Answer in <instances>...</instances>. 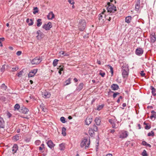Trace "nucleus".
<instances>
[{
  "mask_svg": "<svg viewBox=\"0 0 156 156\" xmlns=\"http://www.w3.org/2000/svg\"><path fill=\"white\" fill-rule=\"evenodd\" d=\"M129 68L128 64H123L122 67V74L124 78L127 77L128 75Z\"/></svg>",
  "mask_w": 156,
  "mask_h": 156,
  "instance_id": "obj_1",
  "label": "nucleus"
},
{
  "mask_svg": "<svg viewBox=\"0 0 156 156\" xmlns=\"http://www.w3.org/2000/svg\"><path fill=\"white\" fill-rule=\"evenodd\" d=\"M110 2H108L107 5L108 6L107 7V9L108 12H114L116 11V7L114 5H110Z\"/></svg>",
  "mask_w": 156,
  "mask_h": 156,
  "instance_id": "obj_2",
  "label": "nucleus"
},
{
  "mask_svg": "<svg viewBox=\"0 0 156 156\" xmlns=\"http://www.w3.org/2000/svg\"><path fill=\"white\" fill-rule=\"evenodd\" d=\"M86 27V22L84 20H80L78 25L79 29L80 31H83Z\"/></svg>",
  "mask_w": 156,
  "mask_h": 156,
  "instance_id": "obj_3",
  "label": "nucleus"
},
{
  "mask_svg": "<svg viewBox=\"0 0 156 156\" xmlns=\"http://www.w3.org/2000/svg\"><path fill=\"white\" fill-rule=\"evenodd\" d=\"M90 145V142L87 139H84L80 143V146L83 147L84 146L85 148L86 149Z\"/></svg>",
  "mask_w": 156,
  "mask_h": 156,
  "instance_id": "obj_4",
  "label": "nucleus"
},
{
  "mask_svg": "<svg viewBox=\"0 0 156 156\" xmlns=\"http://www.w3.org/2000/svg\"><path fill=\"white\" fill-rule=\"evenodd\" d=\"M99 23L100 25H102L105 21V15L99 14L98 15Z\"/></svg>",
  "mask_w": 156,
  "mask_h": 156,
  "instance_id": "obj_5",
  "label": "nucleus"
},
{
  "mask_svg": "<svg viewBox=\"0 0 156 156\" xmlns=\"http://www.w3.org/2000/svg\"><path fill=\"white\" fill-rule=\"evenodd\" d=\"M42 60V58L41 57H37L31 61V63L33 65H37L39 64Z\"/></svg>",
  "mask_w": 156,
  "mask_h": 156,
  "instance_id": "obj_6",
  "label": "nucleus"
},
{
  "mask_svg": "<svg viewBox=\"0 0 156 156\" xmlns=\"http://www.w3.org/2000/svg\"><path fill=\"white\" fill-rule=\"evenodd\" d=\"M37 71V69H34L32 70H31L28 73V77H30L34 76L35 75Z\"/></svg>",
  "mask_w": 156,
  "mask_h": 156,
  "instance_id": "obj_7",
  "label": "nucleus"
},
{
  "mask_svg": "<svg viewBox=\"0 0 156 156\" xmlns=\"http://www.w3.org/2000/svg\"><path fill=\"white\" fill-rule=\"evenodd\" d=\"M52 24L51 22H49L47 24H45L43 26V28L46 30H49L52 27Z\"/></svg>",
  "mask_w": 156,
  "mask_h": 156,
  "instance_id": "obj_8",
  "label": "nucleus"
},
{
  "mask_svg": "<svg viewBox=\"0 0 156 156\" xmlns=\"http://www.w3.org/2000/svg\"><path fill=\"white\" fill-rule=\"evenodd\" d=\"M128 136L127 131H122L120 133L119 137L122 138H126Z\"/></svg>",
  "mask_w": 156,
  "mask_h": 156,
  "instance_id": "obj_9",
  "label": "nucleus"
},
{
  "mask_svg": "<svg viewBox=\"0 0 156 156\" xmlns=\"http://www.w3.org/2000/svg\"><path fill=\"white\" fill-rule=\"evenodd\" d=\"M143 49L140 48H137L136 50L135 53L138 55H141L143 53Z\"/></svg>",
  "mask_w": 156,
  "mask_h": 156,
  "instance_id": "obj_10",
  "label": "nucleus"
},
{
  "mask_svg": "<svg viewBox=\"0 0 156 156\" xmlns=\"http://www.w3.org/2000/svg\"><path fill=\"white\" fill-rule=\"evenodd\" d=\"M151 42V43H154L156 40V35L154 33H152L150 36Z\"/></svg>",
  "mask_w": 156,
  "mask_h": 156,
  "instance_id": "obj_11",
  "label": "nucleus"
},
{
  "mask_svg": "<svg viewBox=\"0 0 156 156\" xmlns=\"http://www.w3.org/2000/svg\"><path fill=\"white\" fill-rule=\"evenodd\" d=\"M42 95L44 98H48L50 97L51 94L50 93L45 91L42 93Z\"/></svg>",
  "mask_w": 156,
  "mask_h": 156,
  "instance_id": "obj_12",
  "label": "nucleus"
},
{
  "mask_svg": "<svg viewBox=\"0 0 156 156\" xmlns=\"http://www.w3.org/2000/svg\"><path fill=\"white\" fill-rule=\"evenodd\" d=\"M5 123L3 119L0 116V128H4L5 127Z\"/></svg>",
  "mask_w": 156,
  "mask_h": 156,
  "instance_id": "obj_13",
  "label": "nucleus"
},
{
  "mask_svg": "<svg viewBox=\"0 0 156 156\" xmlns=\"http://www.w3.org/2000/svg\"><path fill=\"white\" fill-rule=\"evenodd\" d=\"M47 144L48 146L51 149L53 148L55 145V144L53 143L52 141L51 140H49L47 142Z\"/></svg>",
  "mask_w": 156,
  "mask_h": 156,
  "instance_id": "obj_14",
  "label": "nucleus"
},
{
  "mask_svg": "<svg viewBox=\"0 0 156 156\" xmlns=\"http://www.w3.org/2000/svg\"><path fill=\"white\" fill-rule=\"evenodd\" d=\"M54 17V14L52 11L50 12L47 15V18L48 20H52Z\"/></svg>",
  "mask_w": 156,
  "mask_h": 156,
  "instance_id": "obj_15",
  "label": "nucleus"
},
{
  "mask_svg": "<svg viewBox=\"0 0 156 156\" xmlns=\"http://www.w3.org/2000/svg\"><path fill=\"white\" fill-rule=\"evenodd\" d=\"M111 88L112 90H118L119 87V86L117 84H113L111 86Z\"/></svg>",
  "mask_w": 156,
  "mask_h": 156,
  "instance_id": "obj_16",
  "label": "nucleus"
},
{
  "mask_svg": "<svg viewBox=\"0 0 156 156\" xmlns=\"http://www.w3.org/2000/svg\"><path fill=\"white\" fill-rule=\"evenodd\" d=\"M37 34L38 35L37 36V38L38 39H40L43 37V33H41L40 30L37 31Z\"/></svg>",
  "mask_w": 156,
  "mask_h": 156,
  "instance_id": "obj_17",
  "label": "nucleus"
},
{
  "mask_svg": "<svg viewBox=\"0 0 156 156\" xmlns=\"http://www.w3.org/2000/svg\"><path fill=\"white\" fill-rule=\"evenodd\" d=\"M92 121V119L89 117H87L86 119L85 123L86 125H89Z\"/></svg>",
  "mask_w": 156,
  "mask_h": 156,
  "instance_id": "obj_18",
  "label": "nucleus"
},
{
  "mask_svg": "<svg viewBox=\"0 0 156 156\" xmlns=\"http://www.w3.org/2000/svg\"><path fill=\"white\" fill-rule=\"evenodd\" d=\"M59 53L60 54L61 56L62 55V56H68L69 55V54L67 53L66 51H62L60 52Z\"/></svg>",
  "mask_w": 156,
  "mask_h": 156,
  "instance_id": "obj_19",
  "label": "nucleus"
},
{
  "mask_svg": "<svg viewBox=\"0 0 156 156\" xmlns=\"http://www.w3.org/2000/svg\"><path fill=\"white\" fill-rule=\"evenodd\" d=\"M132 17L131 16H128L125 18L126 22L128 23H130L132 20Z\"/></svg>",
  "mask_w": 156,
  "mask_h": 156,
  "instance_id": "obj_20",
  "label": "nucleus"
},
{
  "mask_svg": "<svg viewBox=\"0 0 156 156\" xmlns=\"http://www.w3.org/2000/svg\"><path fill=\"white\" fill-rule=\"evenodd\" d=\"M18 149V146L17 144H14L12 147V151L13 152V153H15L17 151Z\"/></svg>",
  "mask_w": 156,
  "mask_h": 156,
  "instance_id": "obj_21",
  "label": "nucleus"
},
{
  "mask_svg": "<svg viewBox=\"0 0 156 156\" xmlns=\"http://www.w3.org/2000/svg\"><path fill=\"white\" fill-rule=\"evenodd\" d=\"M150 89L151 90V93L154 96L156 95V89L154 88V87L152 86H151L150 87Z\"/></svg>",
  "mask_w": 156,
  "mask_h": 156,
  "instance_id": "obj_22",
  "label": "nucleus"
},
{
  "mask_svg": "<svg viewBox=\"0 0 156 156\" xmlns=\"http://www.w3.org/2000/svg\"><path fill=\"white\" fill-rule=\"evenodd\" d=\"M26 22L27 23H28V25L29 26L33 25L34 23L32 19L30 20L29 19H27V20Z\"/></svg>",
  "mask_w": 156,
  "mask_h": 156,
  "instance_id": "obj_23",
  "label": "nucleus"
},
{
  "mask_svg": "<svg viewBox=\"0 0 156 156\" xmlns=\"http://www.w3.org/2000/svg\"><path fill=\"white\" fill-rule=\"evenodd\" d=\"M95 122L97 125H99L101 122V119L99 118H96L95 119Z\"/></svg>",
  "mask_w": 156,
  "mask_h": 156,
  "instance_id": "obj_24",
  "label": "nucleus"
},
{
  "mask_svg": "<svg viewBox=\"0 0 156 156\" xmlns=\"http://www.w3.org/2000/svg\"><path fill=\"white\" fill-rule=\"evenodd\" d=\"M151 115L150 116V118L151 119H152L153 118H154V119L156 118V112H155L154 110H152L151 111Z\"/></svg>",
  "mask_w": 156,
  "mask_h": 156,
  "instance_id": "obj_25",
  "label": "nucleus"
},
{
  "mask_svg": "<svg viewBox=\"0 0 156 156\" xmlns=\"http://www.w3.org/2000/svg\"><path fill=\"white\" fill-rule=\"evenodd\" d=\"M83 83H80L78 87L77 88V90H78L79 91L80 90L83 89Z\"/></svg>",
  "mask_w": 156,
  "mask_h": 156,
  "instance_id": "obj_26",
  "label": "nucleus"
},
{
  "mask_svg": "<svg viewBox=\"0 0 156 156\" xmlns=\"http://www.w3.org/2000/svg\"><path fill=\"white\" fill-rule=\"evenodd\" d=\"M41 20L40 19H39L37 20V26L38 27H40L41 24H42V22H41Z\"/></svg>",
  "mask_w": 156,
  "mask_h": 156,
  "instance_id": "obj_27",
  "label": "nucleus"
},
{
  "mask_svg": "<svg viewBox=\"0 0 156 156\" xmlns=\"http://www.w3.org/2000/svg\"><path fill=\"white\" fill-rule=\"evenodd\" d=\"M40 108L44 112H46L47 111V109L45 108L43 104H41L40 105Z\"/></svg>",
  "mask_w": 156,
  "mask_h": 156,
  "instance_id": "obj_28",
  "label": "nucleus"
},
{
  "mask_svg": "<svg viewBox=\"0 0 156 156\" xmlns=\"http://www.w3.org/2000/svg\"><path fill=\"white\" fill-rule=\"evenodd\" d=\"M22 112L24 114H26L29 111L28 109L24 108L22 109Z\"/></svg>",
  "mask_w": 156,
  "mask_h": 156,
  "instance_id": "obj_29",
  "label": "nucleus"
},
{
  "mask_svg": "<svg viewBox=\"0 0 156 156\" xmlns=\"http://www.w3.org/2000/svg\"><path fill=\"white\" fill-rule=\"evenodd\" d=\"M71 79L70 78H69L65 82V83L64 84L65 86L71 83Z\"/></svg>",
  "mask_w": 156,
  "mask_h": 156,
  "instance_id": "obj_30",
  "label": "nucleus"
},
{
  "mask_svg": "<svg viewBox=\"0 0 156 156\" xmlns=\"http://www.w3.org/2000/svg\"><path fill=\"white\" fill-rule=\"evenodd\" d=\"M59 149L61 150H63L65 148V144L63 143L61 144H59Z\"/></svg>",
  "mask_w": 156,
  "mask_h": 156,
  "instance_id": "obj_31",
  "label": "nucleus"
},
{
  "mask_svg": "<svg viewBox=\"0 0 156 156\" xmlns=\"http://www.w3.org/2000/svg\"><path fill=\"white\" fill-rule=\"evenodd\" d=\"M20 106L18 104H16V105H15L14 107L15 110H18L20 109Z\"/></svg>",
  "mask_w": 156,
  "mask_h": 156,
  "instance_id": "obj_32",
  "label": "nucleus"
},
{
  "mask_svg": "<svg viewBox=\"0 0 156 156\" xmlns=\"http://www.w3.org/2000/svg\"><path fill=\"white\" fill-rule=\"evenodd\" d=\"M58 60L57 59H55L54 60L53 62V65L54 66H55L58 64Z\"/></svg>",
  "mask_w": 156,
  "mask_h": 156,
  "instance_id": "obj_33",
  "label": "nucleus"
},
{
  "mask_svg": "<svg viewBox=\"0 0 156 156\" xmlns=\"http://www.w3.org/2000/svg\"><path fill=\"white\" fill-rule=\"evenodd\" d=\"M104 106V104L101 105H99L97 107V110L98 111L101 110L103 108Z\"/></svg>",
  "mask_w": 156,
  "mask_h": 156,
  "instance_id": "obj_34",
  "label": "nucleus"
},
{
  "mask_svg": "<svg viewBox=\"0 0 156 156\" xmlns=\"http://www.w3.org/2000/svg\"><path fill=\"white\" fill-rule=\"evenodd\" d=\"M66 129L65 127H63L62 129V134L64 136L66 135Z\"/></svg>",
  "mask_w": 156,
  "mask_h": 156,
  "instance_id": "obj_35",
  "label": "nucleus"
},
{
  "mask_svg": "<svg viewBox=\"0 0 156 156\" xmlns=\"http://www.w3.org/2000/svg\"><path fill=\"white\" fill-rule=\"evenodd\" d=\"M92 129L94 131H97L98 130V127L94 125L93 126Z\"/></svg>",
  "mask_w": 156,
  "mask_h": 156,
  "instance_id": "obj_36",
  "label": "nucleus"
},
{
  "mask_svg": "<svg viewBox=\"0 0 156 156\" xmlns=\"http://www.w3.org/2000/svg\"><path fill=\"white\" fill-rule=\"evenodd\" d=\"M108 66L109 68L110 69V72L111 73L112 75H113V70L112 67L110 65H108Z\"/></svg>",
  "mask_w": 156,
  "mask_h": 156,
  "instance_id": "obj_37",
  "label": "nucleus"
},
{
  "mask_svg": "<svg viewBox=\"0 0 156 156\" xmlns=\"http://www.w3.org/2000/svg\"><path fill=\"white\" fill-rule=\"evenodd\" d=\"M148 136H154V133L153 131H151V132L147 134Z\"/></svg>",
  "mask_w": 156,
  "mask_h": 156,
  "instance_id": "obj_38",
  "label": "nucleus"
},
{
  "mask_svg": "<svg viewBox=\"0 0 156 156\" xmlns=\"http://www.w3.org/2000/svg\"><path fill=\"white\" fill-rule=\"evenodd\" d=\"M5 69V65H4L2 66V67L1 68L0 71L1 72H4Z\"/></svg>",
  "mask_w": 156,
  "mask_h": 156,
  "instance_id": "obj_39",
  "label": "nucleus"
},
{
  "mask_svg": "<svg viewBox=\"0 0 156 156\" xmlns=\"http://www.w3.org/2000/svg\"><path fill=\"white\" fill-rule=\"evenodd\" d=\"M142 155L143 156H147V151L145 150H144L143 152H142Z\"/></svg>",
  "mask_w": 156,
  "mask_h": 156,
  "instance_id": "obj_40",
  "label": "nucleus"
},
{
  "mask_svg": "<svg viewBox=\"0 0 156 156\" xmlns=\"http://www.w3.org/2000/svg\"><path fill=\"white\" fill-rule=\"evenodd\" d=\"M34 11L33 12L34 14H35L38 12V8L37 7H34Z\"/></svg>",
  "mask_w": 156,
  "mask_h": 156,
  "instance_id": "obj_41",
  "label": "nucleus"
},
{
  "mask_svg": "<svg viewBox=\"0 0 156 156\" xmlns=\"http://www.w3.org/2000/svg\"><path fill=\"white\" fill-rule=\"evenodd\" d=\"M63 66L60 65L58 66V69H59V71L62 72L63 70Z\"/></svg>",
  "mask_w": 156,
  "mask_h": 156,
  "instance_id": "obj_42",
  "label": "nucleus"
},
{
  "mask_svg": "<svg viewBox=\"0 0 156 156\" xmlns=\"http://www.w3.org/2000/svg\"><path fill=\"white\" fill-rule=\"evenodd\" d=\"M23 72V71H21L19 72L17 74L18 76L19 77H21L22 75Z\"/></svg>",
  "mask_w": 156,
  "mask_h": 156,
  "instance_id": "obj_43",
  "label": "nucleus"
},
{
  "mask_svg": "<svg viewBox=\"0 0 156 156\" xmlns=\"http://www.w3.org/2000/svg\"><path fill=\"white\" fill-rule=\"evenodd\" d=\"M60 120L63 123H65L66 122L65 118L64 117H62L60 118Z\"/></svg>",
  "mask_w": 156,
  "mask_h": 156,
  "instance_id": "obj_44",
  "label": "nucleus"
},
{
  "mask_svg": "<svg viewBox=\"0 0 156 156\" xmlns=\"http://www.w3.org/2000/svg\"><path fill=\"white\" fill-rule=\"evenodd\" d=\"M35 144L37 145H38L41 144V141L39 140H37L35 142Z\"/></svg>",
  "mask_w": 156,
  "mask_h": 156,
  "instance_id": "obj_45",
  "label": "nucleus"
},
{
  "mask_svg": "<svg viewBox=\"0 0 156 156\" xmlns=\"http://www.w3.org/2000/svg\"><path fill=\"white\" fill-rule=\"evenodd\" d=\"M119 94V93L118 92H116L115 93L113 94V96L114 98H115L117 95Z\"/></svg>",
  "mask_w": 156,
  "mask_h": 156,
  "instance_id": "obj_46",
  "label": "nucleus"
},
{
  "mask_svg": "<svg viewBox=\"0 0 156 156\" xmlns=\"http://www.w3.org/2000/svg\"><path fill=\"white\" fill-rule=\"evenodd\" d=\"M1 87L3 89L6 90L7 88V87L4 84H2L1 86Z\"/></svg>",
  "mask_w": 156,
  "mask_h": 156,
  "instance_id": "obj_47",
  "label": "nucleus"
},
{
  "mask_svg": "<svg viewBox=\"0 0 156 156\" xmlns=\"http://www.w3.org/2000/svg\"><path fill=\"white\" fill-rule=\"evenodd\" d=\"M18 69V67H14L12 68V72H14L16 71Z\"/></svg>",
  "mask_w": 156,
  "mask_h": 156,
  "instance_id": "obj_48",
  "label": "nucleus"
},
{
  "mask_svg": "<svg viewBox=\"0 0 156 156\" xmlns=\"http://www.w3.org/2000/svg\"><path fill=\"white\" fill-rule=\"evenodd\" d=\"M68 2L70 4L72 5H74L75 3L73 0H68Z\"/></svg>",
  "mask_w": 156,
  "mask_h": 156,
  "instance_id": "obj_49",
  "label": "nucleus"
},
{
  "mask_svg": "<svg viewBox=\"0 0 156 156\" xmlns=\"http://www.w3.org/2000/svg\"><path fill=\"white\" fill-rule=\"evenodd\" d=\"M136 5H139L140 6V0H136Z\"/></svg>",
  "mask_w": 156,
  "mask_h": 156,
  "instance_id": "obj_50",
  "label": "nucleus"
},
{
  "mask_svg": "<svg viewBox=\"0 0 156 156\" xmlns=\"http://www.w3.org/2000/svg\"><path fill=\"white\" fill-rule=\"evenodd\" d=\"M112 125V127L114 129H116L118 126L116 125L114 123H113Z\"/></svg>",
  "mask_w": 156,
  "mask_h": 156,
  "instance_id": "obj_51",
  "label": "nucleus"
},
{
  "mask_svg": "<svg viewBox=\"0 0 156 156\" xmlns=\"http://www.w3.org/2000/svg\"><path fill=\"white\" fill-rule=\"evenodd\" d=\"M151 126H150L146 125L145 126V128L146 129H149L151 128Z\"/></svg>",
  "mask_w": 156,
  "mask_h": 156,
  "instance_id": "obj_52",
  "label": "nucleus"
},
{
  "mask_svg": "<svg viewBox=\"0 0 156 156\" xmlns=\"http://www.w3.org/2000/svg\"><path fill=\"white\" fill-rule=\"evenodd\" d=\"M94 131L92 129V128H91V129H90L89 130V133H90L91 134H92L93 133H94Z\"/></svg>",
  "mask_w": 156,
  "mask_h": 156,
  "instance_id": "obj_53",
  "label": "nucleus"
},
{
  "mask_svg": "<svg viewBox=\"0 0 156 156\" xmlns=\"http://www.w3.org/2000/svg\"><path fill=\"white\" fill-rule=\"evenodd\" d=\"M140 6L135 5V9L136 11H138L139 9Z\"/></svg>",
  "mask_w": 156,
  "mask_h": 156,
  "instance_id": "obj_54",
  "label": "nucleus"
},
{
  "mask_svg": "<svg viewBox=\"0 0 156 156\" xmlns=\"http://www.w3.org/2000/svg\"><path fill=\"white\" fill-rule=\"evenodd\" d=\"M99 74L101 75L102 77H104L105 75V73H99Z\"/></svg>",
  "mask_w": 156,
  "mask_h": 156,
  "instance_id": "obj_55",
  "label": "nucleus"
},
{
  "mask_svg": "<svg viewBox=\"0 0 156 156\" xmlns=\"http://www.w3.org/2000/svg\"><path fill=\"white\" fill-rule=\"evenodd\" d=\"M22 53V52L21 51H18L17 52H16V55H18V56H19L20 55H21V54Z\"/></svg>",
  "mask_w": 156,
  "mask_h": 156,
  "instance_id": "obj_56",
  "label": "nucleus"
},
{
  "mask_svg": "<svg viewBox=\"0 0 156 156\" xmlns=\"http://www.w3.org/2000/svg\"><path fill=\"white\" fill-rule=\"evenodd\" d=\"M13 139L17 140H19V136H14L13 137Z\"/></svg>",
  "mask_w": 156,
  "mask_h": 156,
  "instance_id": "obj_57",
  "label": "nucleus"
},
{
  "mask_svg": "<svg viewBox=\"0 0 156 156\" xmlns=\"http://www.w3.org/2000/svg\"><path fill=\"white\" fill-rule=\"evenodd\" d=\"M142 144L144 146H146L147 144V143L145 141H143L142 143Z\"/></svg>",
  "mask_w": 156,
  "mask_h": 156,
  "instance_id": "obj_58",
  "label": "nucleus"
},
{
  "mask_svg": "<svg viewBox=\"0 0 156 156\" xmlns=\"http://www.w3.org/2000/svg\"><path fill=\"white\" fill-rule=\"evenodd\" d=\"M140 74L142 76H144L145 75V74L144 73V71H143L141 72Z\"/></svg>",
  "mask_w": 156,
  "mask_h": 156,
  "instance_id": "obj_59",
  "label": "nucleus"
},
{
  "mask_svg": "<svg viewBox=\"0 0 156 156\" xmlns=\"http://www.w3.org/2000/svg\"><path fill=\"white\" fill-rule=\"evenodd\" d=\"M109 122L112 125V124L113 123H114L112 119H109Z\"/></svg>",
  "mask_w": 156,
  "mask_h": 156,
  "instance_id": "obj_60",
  "label": "nucleus"
},
{
  "mask_svg": "<svg viewBox=\"0 0 156 156\" xmlns=\"http://www.w3.org/2000/svg\"><path fill=\"white\" fill-rule=\"evenodd\" d=\"M44 148H43L42 147H41V146L39 147V150L40 151H42L43 149Z\"/></svg>",
  "mask_w": 156,
  "mask_h": 156,
  "instance_id": "obj_61",
  "label": "nucleus"
},
{
  "mask_svg": "<svg viewBox=\"0 0 156 156\" xmlns=\"http://www.w3.org/2000/svg\"><path fill=\"white\" fill-rule=\"evenodd\" d=\"M105 12H106L105 10V9H104L103 11L102 12H101V14H102V15H103V14H104V13Z\"/></svg>",
  "mask_w": 156,
  "mask_h": 156,
  "instance_id": "obj_62",
  "label": "nucleus"
},
{
  "mask_svg": "<svg viewBox=\"0 0 156 156\" xmlns=\"http://www.w3.org/2000/svg\"><path fill=\"white\" fill-rule=\"evenodd\" d=\"M20 129L19 128L17 129L16 131L17 133H19L20 132Z\"/></svg>",
  "mask_w": 156,
  "mask_h": 156,
  "instance_id": "obj_63",
  "label": "nucleus"
},
{
  "mask_svg": "<svg viewBox=\"0 0 156 156\" xmlns=\"http://www.w3.org/2000/svg\"><path fill=\"white\" fill-rule=\"evenodd\" d=\"M105 156H112V155L111 154H107Z\"/></svg>",
  "mask_w": 156,
  "mask_h": 156,
  "instance_id": "obj_64",
  "label": "nucleus"
}]
</instances>
